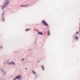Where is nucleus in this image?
<instances>
[{
    "mask_svg": "<svg viewBox=\"0 0 80 80\" xmlns=\"http://www.w3.org/2000/svg\"><path fill=\"white\" fill-rule=\"evenodd\" d=\"M10 3V0H6V1H5L4 4L1 7V10H3L5 8H6L7 6H8Z\"/></svg>",
    "mask_w": 80,
    "mask_h": 80,
    "instance_id": "nucleus-1",
    "label": "nucleus"
},
{
    "mask_svg": "<svg viewBox=\"0 0 80 80\" xmlns=\"http://www.w3.org/2000/svg\"><path fill=\"white\" fill-rule=\"evenodd\" d=\"M76 33H77V34H78V32H76Z\"/></svg>",
    "mask_w": 80,
    "mask_h": 80,
    "instance_id": "nucleus-16",
    "label": "nucleus"
},
{
    "mask_svg": "<svg viewBox=\"0 0 80 80\" xmlns=\"http://www.w3.org/2000/svg\"><path fill=\"white\" fill-rule=\"evenodd\" d=\"M0 70L1 72H5V71H4L5 70L3 69L0 68Z\"/></svg>",
    "mask_w": 80,
    "mask_h": 80,
    "instance_id": "nucleus-7",
    "label": "nucleus"
},
{
    "mask_svg": "<svg viewBox=\"0 0 80 80\" xmlns=\"http://www.w3.org/2000/svg\"><path fill=\"white\" fill-rule=\"evenodd\" d=\"M8 65H15V63L13 62H11L8 63Z\"/></svg>",
    "mask_w": 80,
    "mask_h": 80,
    "instance_id": "nucleus-3",
    "label": "nucleus"
},
{
    "mask_svg": "<svg viewBox=\"0 0 80 80\" xmlns=\"http://www.w3.org/2000/svg\"><path fill=\"white\" fill-rule=\"evenodd\" d=\"M41 67L42 69V70H44V67L42 66H41Z\"/></svg>",
    "mask_w": 80,
    "mask_h": 80,
    "instance_id": "nucleus-11",
    "label": "nucleus"
},
{
    "mask_svg": "<svg viewBox=\"0 0 80 80\" xmlns=\"http://www.w3.org/2000/svg\"><path fill=\"white\" fill-rule=\"evenodd\" d=\"M75 39H76L77 40V39H78V37H77V36H76L75 37Z\"/></svg>",
    "mask_w": 80,
    "mask_h": 80,
    "instance_id": "nucleus-13",
    "label": "nucleus"
},
{
    "mask_svg": "<svg viewBox=\"0 0 80 80\" xmlns=\"http://www.w3.org/2000/svg\"><path fill=\"white\" fill-rule=\"evenodd\" d=\"M48 35H50V30H48Z\"/></svg>",
    "mask_w": 80,
    "mask_h": 80,
    "instance_id": "nucleus-9",
    "label": "nucleus"
},
{
    "mask_svg": "<svg viewBox=\"0 0 80 80\" xmlns=\"http://www.w3.org/2000/svg\"><path fill=\"white\" fill-rule=\"evenodd\" d=\"M27 5H22L21 7H25V6H27Z\"/></svg>",
    "mask_w": 80,
    "mask_h": 80,
    "instance_id": "nucleus-12",
    "label": "nucleus"
},
{
    "mask_svg": "<svg viewBox=\"0 0 80 80\" xmlns=\"http://www.w3.org/2000/svg\"><path fill=\"white\" fill-rule=\"evenodd\" d=\"M32 74L33 75H37V72H36L35 71L33 70L32 71Z\"/></svg>",
    "mask_w": 80,
    "mask_h": 80,
    "instance_id": "nucleus-5",
    "label": "nucleus"
},
{
    "mask_svg": "<svg viewBox=\"0 0 80 80\" xmlns=\"http://www.w3.org/2000/svg\"><path fill=\"white\" fill-rule=\"evenodd\" d=\"M2 15V21H4L5 20V18H4V16H3V15L4 14V12H3Z\"/></svg>",
    "mask_w": 80,
    "mask_h": 80,
    "instance_id": "nucleus-4",
    "label": "nucleus"
},
{
    "mask_svg": "<svg viewBox=\"0 0 80 80\" xmlns=\"http://www.w3.org/2000/svg\"><path fill=\"white\" fill-rule=\"evenodd\" d=\"M25 69V70H27V68H26Z\"/></svg>",
    "mask_w": 80,
    "mask_h": 80,
    "instance_id": "nucleus-19",
    "label": "nucleus"
},
{
    "mask_svg": "<svg viewBox=\"0 0 80 80\" xmlns=\"http://www.w3.org/2000/svg\"><path fill=\"white\" fill-rule=\"evenodd\" d=\"M23 60H24V59L23 58L21 59V61H23Z\"/></svg>",
    "mask_w": 80,
    "mask_h": 80,
    "instance_id": "nucleus-14",
    "label": "nucleus"
},
{
    "mask_svg": "<svg viewBox=\"0 0 80 80\" xmlns=\"http://www.w3.org/2000/svg\"><path fill=\"white\" fill-rule=\"evenodd\" d=\"M34 30H35V31L37 30V29H34Z\"/></svg>",
    "mask_w": 80,
    "mask_h": 80,
    "instance_id": "nucleus-17",
    "label": "nucleus"
},
{
    "mask_svg": "<svg viewBox=\"0 0 80 80\" xmlns=\"http://www.w3.org/2000/svg\"><path fill=\"white\" fill-rule=\"evenodd\" d=\"M42 23L43 25H45V26H48V24L44 20H43L42 21Z\"/></svg>",
    "mask_w": 80,
    "mask_h": 80,
    "instance_id": "nucleus-2",
    "label": "nucleus"
},
{
    "mask_svg": "<svg viewBox=\"0 0 80 80\" xmlns=\"http://www.w3.org/2000/svg\"><path fill=\"white\" fill-rule=\"evenodd\" d=\"M6 74V71H4V72H2V74L3 75H5Z\"/></svg>",
    "mask_w": 80,
    "mask_h": 80,
    "instance_id": "nucleus-8",
    "label": "nucleus"
},
{
    "mask_svg": "<svg viewBox=\"0 0 80 80\" xmlns=\"http://www.w3.org/2000/svg\"><path fill=\"white\" fill-rule=\"evenodd\" d=\"M38 34H39V35H43V32H38Z\"/></svg>",
    "mask_w": 80,
    "mask_h": 80,
    "instance_id": "nucleus-6",
    "label": "nucleus"
},
{
    "mask_svg": "<svg viewBox=\"0 0 80 80\" xmlns=\"http://www.w3.org/2000/svg\"><path fill=\"white\" fill-rule=\"evenodd\" d=\"M30 30V28H29L28 29H26V31H29V30Z\"/></svg>",
    "mask_w": 80,
    "mask_h": 80,
    "instance_id": "nucleus-10",
    "label": "nucleus"
},
{
    "mask_svg": "<svg viewBox=\"0 0 80 80\" xmlns=\"http://www.w3.org/2000/svg\"><path fill=\"white\" fill-rule=\"evenodd\" d=\"M8 62H9V60H8L7 61V62L8 63Z\"/></svg>",
    "mask_w": 80,
    "mask_h": 80,
    "instance_id": "nucleus-15",
    "label": "nucleus"
},
{
    "mask_svg": "<svg viewBox=\"0 0 80 80\" xmlns=\"http://www.w3.org/2000/svg\"><path fill=\"white\" fill-rule=\"evenodd\" d=\"M79 31H80V28H79Z\"/></svg>",
    "mask_w": 80,
    "mask_h": 80,
    "instance_id": "nucleus-20",
    "label": "nucleus"
},
{
    "mask_svg": "<svg viewBox=\"0 0 80 80\" xmlns=\"http://www.w3.org/2000/svg\"><path fill=\"white\" fill-rule=\"evenodd\" d=\"M2 47H3V46H1V48H2Z\"/></svg>",
    "mask_w": 80,
    "mask_h": 80,
    "instance_id": "nucleus-18",
    "label": "nucleus"
}]
</instances>
